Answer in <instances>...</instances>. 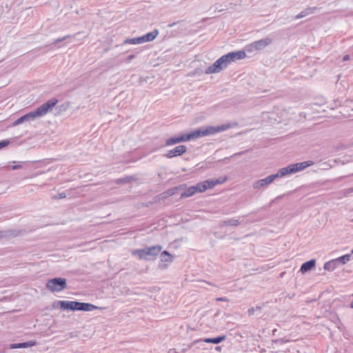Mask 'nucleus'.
<instances>
[{
	"label": "nucleus",
	"instance_id": "31",
	"mask_svg": "<svg viewBox=\"0 0 353 353\" xmlns=\"http://www.w3.org/2000/svg\"><path fill=\"white\" fill-rule=\"evenodd\" d=\"M23 121H26L25 119H23V116L21 117L20 118H19L18 119H17L14 123V125H19L20 123H23Z\"/></svg>",
	"mask_w": 353,
	"mask_h": 353
},
{
	"label": "nucleus",
	"instance_id": "6",
	"mask_svg": "<svg viewBox=\"0 0 353 353\" xmlns=\"http://www.w3.org/2000/svg\"><path fill=\"white\" fill-rule=\"evenodd\" d=\"M66 280L62 278H55L49 280L46 283V288L50 291L61 292L66 288Z\"/></svg>",
	"mask_w": 353,
	"mask_h": 353
},
{
	"label": "nucleus",
	"instance_id": "21",
	"mask_svg": "<svg viewBox=\"0 0 353 353\" xmlns=\"http://www.w3.org/2000/svg\"><path fill=\"white\" fill-rule=\"evenodd\" d=\"M194 189L192 186H190L185 189V190L181 194V198H186L192 196L195 194Z\"/></svg>",
	"mask_w": 353,
	"mask_h": 353
},
{
	"label": "nucleus",
	"instance_id": "1",
	"mask_svg": "<svg viewBox=\"0 0 353 353\" xmlns=\"http://www.w3.org/2000/svg\"><path fill=\"white\" fill-rule=\"evenodd\" d=\"M230 128V124L221 125L218 126H208L205 128H200L190 133L187 134L188 141L197 139L202 137L214 134L216 133L223 132Z\"/></svg>",
	"mask_w": 353,
	"mask_h": 353
},
{
	"label": "nucleus",
	"instance_id": "25",
	"mask_svg": "<svg viewBox=\"0 0 353 353\" xmlns=\"http://www.w3.org/2000/svg\"><path fill=\"white\" fill-rule=\"evenodd\" d=\"M181 188V186H176L172 188L168 189L163 192L164 194L167 196H170L175 194L179 189Z\"/></svg>",
	"mask_w": 353,
	"mask_h": 353
},
{
	"label": "nucleus",
	"instance_id": "9",
	"mask_svg": "<svg viewBox=\"0 0 353 353\" xmlns=\"http://www.w3.org/2000/svg\"><path fill=\"white\" fill-rule=\"evenodd\" d=\"M246 54L245 51L239 50L234 52H228L226 54L223 55V59L226 61V64L228 66L230 63L233 61L243 59L245 57Z\"/></svg>",
	"mask_w": 353,
	"mask_h": 353
},
{
	"label": "nucleus",
	"instance_id": "24",
	"mask_svg": "<svg viewBox=\"0 0 353 353\" xmlns=\"http://www.w3.org/2000/svg\"><path fill=\"white\" fill-rule=\"evenodd\" d=\"M203 183L206 186L207 189H210L214 188L216 185L219 184V179L216 180H206L203 181Z\"/></svg>",
	"mask_w": 353,
	"mask_h": 353
},
{
	"label": "nucleus",
	"instance_id": "5",
	"mask_svg": "<svg viewBox=\"0 0 353 353\" xmlns=\"http://www.w3.org/2000/svg\"><path fill=\"white\" fill-rule=\"evenodd\" d=\"M57 305L63 310H88V303L70 301H59Z\"/></svg>",
	"mask_w": 353,
	"mask_h": 353
},
{
	"label": "nucleus",
	"instance_id": "29",
	"mask_svg": "<svg viewBox=\"0 0 353 353\" xmlns=\"http://www.w3.org/2000/svg\"><path fill=\"white\" fill-rule=\"evenodd\" d=\"M10 143L8 140H2L0 141V149L8 146Z\"/></svg>",
	"mask_w": 353,
	"mask_h": 353
},
{
	"label": "nucleus",
	"instance_id": "3",
	"mask_svg": "<svg viewBox=\"0 0 353 353\" xmlns=\"http://www.w3.org/2000/svg\"><path fill=\"white\" fill-rule=\"evenodd\" d=\"M58 103V100L56 99H52L48 101L46 103L42 104L41 106L37 108L35 111L30 112L23 115L25 121L33 120L37 117H40L46 115L50 110L52 109Z\"/></svg>",
	"mask_w": 353,
	"mask_h": 353
},
{
	"label": "nucleus",
	"instance_id": "27",
	"mask_svg": "<svg viewBox=\"0 0 353 353\" xmlns=\"http://www.w3.org/2000/svg\"><path fill=\"white\" fill-rule=\"evenodd\" d=\"M132 179V176H125L122 179H119L117 180V183H129Z\"/></svg>",
	"mask_w": 353,
	"mask_h": 353
},
{
	"label": "nucleus",
	"instance_id": "12",
	"mask_svg": "<svg viewBox=\"0 0 353 353\" xmlns=\"http://www.w3.org/2000/svg\"><path fill=\"white\" fill-rule=\"evenodd\" d=\"M272 39L269 37H266L265 39H262L256 41H254L251 43L252 48H255L256 50H262L268 45L272 43Z\"/></svg>",
	"mask_w": 353,
	"mask_h": 353
},
{
	"label": "nucleus",
	"instance_id": "10",
	"mask_svg": "<svg viewBox=\"0 0 353 353\" xmlns=\"http://www.w3.org/2000/svg\"><path fill=\"white\" fill-rule=\"evenodd\" d=\"M187 151V147L183 145H180L175 147L174 149L169 150L165 155L168 159H172L175 157L181 156Z\"/></svg>",
	"mask_w": 353,
	"mask_h": 353
},
{
	"label": "nucleus",
	"instance_id": "43",
	"mask_svg": "<svg viewBox=\"0 0 353 353\" xmlns=\"http://www.w3.org/2000/svg\"><path fill=\"white\" fill-rule=\"evenodd\" d=\"M351 254H353V249L352 250Z\"/></svg>",
	"mask_w": 353,
	"mask_h": 353
},
{
	"label": "nucleus",
	"instance_id": "13",
	"mask_svg": "<svg viewBox=\"0 0 353 353\" xmlns=\"http://www.w3.org/2000/svg\"><path fill=\"white\" fill-rule=\"evenodd\" d=\"M315 265H316L315 259H312L308 261H306L301 265L300 271L302 273H305V272L312 270L313 268H314Z\"/></svg>",
	"mask_w": 353,
	"mask_h": 353
},
{
	"label": "nucleus",
	"instance_id": "33",
	"mask_svg": "<svg viewBox=\"0 0 353 353\" xmlns=\"http://www.w3.org/2000/svg\"><path fill=\"white\" fill-rule=\"evenodd\" d=\"M11 349L21 348V343H14L10 345Z\"/></svg>",
	"mask_w": 353,
	"mask_h": 353
},
{
	"label": "nucleus",
	"instance_id": "18",
	"mask_svg": "<svg viewBox=\"0 0 353 353\" xmlns=\"http://www.w3.org/2000/svg\"><path fill=\"white\" fill-rule=\"evenodd\" d=\"M161 261L163 262H172L174 256L168 251H163L161 253Z\"/></svg>",
	"mask_w": 353,
	"mask_h": 353
},
{
	"label": "nucleus",
	"instance_id": "30",
	"mask_svg": "<svg viewBox=\"0 0 353 353\" xmlns=\"http://www.w3.org/2000/svg\"><path fill=\"white\" fill-rule=\"evenodd\" d=\"M260 309H261L260 307H256V308H254V307L249 308L248 310V314L250 316L253 315L254 314L256 310H260Z\"/></svg>",
	"mask_w": 353,
	"mask_h": 353
},
{
	"label": "nucleus",
	"instance_id": "14",
	"mask_svg": "<svg viewBox=\"0 0 353 353\" xmlns=\"http://www.w3.org/2000/svg\"><path fill=\"white\" fill-rule=\"evenodd\" d=\"M319 8L317 7H309L305 8V10H302L299 14H298L296 16H295V19H299L303 17H305L310 14H312L314 12L315 10H318Z\"/></svg>",
	"mask_w": 353,
	"mask_h": 353
},
{
	"label": "nucleus",
	"instance_id": "39",
	"mask_svg": "<svg viewBox=\"0 0 353 353\" xmlns=\"http://www.w3.org/2000/svg\"><path fill=\"white\" fill-rule=\"evenodd\" d=\"M21 168V165H14L12 167V169L13 170H16V169H18V168Z\"/></svg>",
	"mask_w": 353,
	"mask_h": 353
},
{
	"label": "nucleus",
	"instance_id": "34",
	"mask_svg": "<svg viewBox=\"0 0 353 353\" xmlns=\"http://www.w3.org/2000/svg\"><path fill=\"white\" fill-rule=\"evenodd\" d=\"M352 192H353V188L344 190L343 194L345 196H347Z\"/></svg>",
	"mask_w": 353,
	"mask_h": 353
},
{
	"label": "nucleus",
	"instance_id": "28",
	"mask_svg": "<svg viewBox=\"0 0 353 353\" xmlns=\"http://www.w3.org/2000/svg\"><path fill=\"white\" fill-rule=\"evenodd\" d=\"M65 197H66L65 193L62 192V193H60V194H59L57 195L53 196L52 199L57 200V199H64Z\"/></svg>",
	"mask_w": 353,
	"mask_h": 353
},
{
	"label": "nucleus",
	"instance_id": "37",
	"mask_svg": "<svg viewBox=\"0 0 353 353\" xmlns=\"http://www.w3.org/2000/svg\"><path fill=\"white\" fill-rule=\"evenodd\" d=\"M97 308H99L101 310L104 309V307H98L90 303V312L93 310L94 309H97Z\"/></svg>",
	"mask_w": 353,
	"mask_h": 353
},
{
	"label": "nucleus",
	"instance_id": "38",
	"mask_svg": "<svg viewBox=\"0 0 353 353\" xmlns=\"http://www.w3.org/2000/svg\"><path fill=\"white\" fill-rule=\"evenodd\" d=\"M349 59H350V56H349L348 54L345 55V56L343 57V61H347V60H349Z\"/></svg>",
	"mask_w": 353,
	"mask_h": 353
},
{
	"label": "nucleus",
	"instance_id": "4",
	"mask_svg": "<svg viewBox=\"0 0 353 353\" xmlns=\"http://www.w3.org/2000/svg\"><path fill=\"white\" fill-rule=\"evenodd\" d=\"M314 164L312 161H303L301 163H296L294 164L289 165L287 167L283 168L280 169L281 174L283 176H285L287 174H294L297 172L303 170L307 167Z\"/></svg>",
	"mask_w": 353,
	"mask_h": 353
},
{
	"label": "nucleus",
	"instance_id": "17",
	"mask_svg": "<svg viewBox=\"0 0 353 353\" xmlns=\"http://www.w3.org/2000/svg\"><path fill=\"white\" fill-rule=\"evenodd\" d=\"M225 339V336H219L214 337V338H206L203 341L208 343L219 344V343L224 341Z\"/></svg>",
	"mask_w": 353,
	"mask_h": 353
},
{
	"label": "nucleus",
	"instance_id": "20",
	"mask_svg": "<svg viewBox=\"0 0 353 353\" xmlns=\"http://www.w3.org/2000/svg\"><path fill=\"white\" fill-rule=\"evenodd\" d=\"M143 43V41L142 37L132 38V39L128 38V39H125L123 41V43H125V44L128 43V44H133V45Z\"/></svg>",
	"mask_w": 353,
	"mask_h": 353
},
{
	"label": "nucleus",
	"instance_id": "35",
	"mask_svg": "<svg viewBox=\"0 0 353 353\" xmlns=\"http://www.w3.org/2000/svg\"><path fill=\"white\" fill-rule=\"evenodd\" d=\"M245 50L247 52H253L254 50H255V48H252L251 47V43L250 45H248L246 47H245Z\"/></svg>",
	"mask_w": 353,
	"mask_h": 353
},
{
	"label": "nucleus",
	"instance_id": "32",
	"mask_svg": "<svg viewBox=\"0 0 353 353\" xmlns=\"http://www.w3.org/2000/svg\"><path fill=\"white\" fill-rule=\"evenodd\" d=\"M136 57L135 54H130L125 59V62L130 63L133 59Z\"/></svg>",
	"mask_w": 353,
	"mask_h": 353
},
{
	"label": "nucleus",
	"instance_id": "23",
	"mask_svg": "<svg viewBox=\"0 0 353 353\" xmlns=\"http://www.w3.org/2000/svg\"><path fill=\"white\" fill-rule=\"evenodd\" d=\"M195 192H203L206 190V186L203 182L198 183L196 185L192 186Z\"/></svg>",
	"mask_w": 353,
	"mask_h": 353
},
{
	"label": "nucleus",
	"instance_id": "26",
	"mask_svg": "<svg viewBox=\"0 0 353 353\" xmlns=\"http://www.w3.org/2000/svg\"><path fill=\"white\" fill-rule=\"evenodd\" d=\"M21 343V348L32 347V346L36 345V344H37L36 341H30L28 342Z\"/></svg>",
	"mask_w": 353,
	"mask_h": 353
},
{
	"label": "nucleus",
	"instance_id": "42",
	"mask_svg": "<svg viewBox=\"0 0 353 353\" xmlns=\"http://www.w3.org/2000/svg\"><path fill=\"white\" fill-rule=\"evenodd\" d=\"M216 350H219L220 349V347H216Z\"/></svg>",
	"mask_w": 353,
	"mask_h": 353
},
{
	"label": "nucleus",
	"instance_id": "7",
	"mask_svg": "<svg viewBox=\"0 0 353 353\" xmlns=\"http://www.w3.org/2000/svg\"><path fill=\"white\" fill-rule=\"evenodd\" d=\"M280 174H281V171H280V170H279V171L276 174L269 175L264 179L256 181L253 183V185H252L253 188L254 189H260L261 188L267 187L268 185L271 184L274 181V180H275L276 179L283 177V176L280 175Z\"/></svg>",
	"mask_w": 353,
	"mask_h": 353
},
{
	"label": "nucleus",
	"instance_id": "15",
	"mask_svg": "<svg viewBox=\"0 0 353 353\" xmlns=\"http://www.w3.org/2000/svg\"><path fill=\"white\" fill-rule=\"evenodd\" d=\"M159 34V30L155 29L153 31L141 36L143 43L153 41Z\"/></svg>",
	"mask_w": 353,
	"mask_h": 353
},
{
	"label": "nucleus",
	"instance_id": "40",
	"mask_svg": "<svg viewBox=\"0 0 353 353\" xmlns=\"http://www.w3.org/2000/svg\"><path fill=\"white\" fill-rule=\"evenodd\" d=\"M350 307L353 308V301L350 303Z\"/></svg>",
	"mask_w": 353,
	"mask_h": 353
},
{
	"label": "nucleus",
	"instance_id": "16",
	"mask_svg": "<svg viewBox=\"0 0 353 353\" xmlns=\"http://www.w3.org/2000/svg\"><path fill=\"white\" fill-rule=\"evenodd\" d=\"M338 265L339 264L335 259L326 262L324 264L323 268L325 270L332 272L337 268Z\"/></svg>",
	"mask_w": 353,
	"mask_h": 353
},
{
	"label": "nucleus",
	"instance_id": "36",
	"mask_svg": "<svg viewBox=\"0 0 353 353\" xmlns=\"http://www.w3.org/2000/svg\"><path fill=\"white\" fill-rule=\"evenodd\" d=\"M216 301H228V299L226 297H219L216 299Z\"/></svg>",
	"mask_w": 353,
	"mask_h": 353
},
{
	"label": "nucleus",
	"instance_id": "11",
	"mask_svg": "<svg viewBox=\"0 0 353 353\" xmlns=\"http://www.w3.org/2000/svg\"><path fill=\"white\" fill-rule=\"evenodd\" d=\"M188 141V138L187 134H181L180 136L172 137H170V138L166 139L165 145L170 146V145H174L176 143L185 142Z\"/></svg>",
	"mask_w": 353,
	"mask_h": 353
},
{
	"label": "nucleus",
	"instance_id": "2",
	"mask_svg": "<svg viewBox=\"0 0 353 353\" xmlns=\"http://www.w3.org/2000/svg\"><path fill=\"white\" fill-rule=\"evenodd\" d=\"M162 250L161 245H153L143 249L133 250L132 256H137L139 260H154Z\"/></svg>",
	"mask_w": 353,
	"mask_h": 353
},
{
	"label": "nucleus",
	"instance_id": "19",
	"mask_svg": "<svg viewBox=\"0 0 353 353\" xmlns=\"http://www.w3.org/2000/svg\"><path fill=\"white\" fill-rule=\"evenodd\" d=\"M352 254H347L336 259L338 264H345L351 260Z\"/></svg>",
	"mask_w": 353,
	"mask_h": 353
},
{
	"label": "nucleus",
	"instance_id": "8",
	"mask_svg": "<svg viewBox=\"0 0 353 353\" xmlns=\"http://www.w3.org/2000/svg\"><path fill=\"white\" fill-rule=\"evenodd\" d=\"M228 67L223 56L218 59L212 65L205 69V74L218 73Z\"/></svg>",
	"mask_w": 353,
	"mask_h": 353
},
{
	"label": "nucleus",
	"instance_id": "41",
	"mask_svg": "<svg viewBox=\"0 0 353 353\" xmlns=\"http://www.w3.org/2000/svg\"><path fill=\"white\" fill-rule=\"evenodd\" d=\"M225 180V179H224L223 181H221V180L219 179V184L223 183Z\"/></svg>",
	"mask_w": 353,
	"mask_h": 353
},
{
	"label": "nucleus",
	"instance_id": "22",
	"mask_svg": "<svg viewBox=\"0 0 353 353\" xmlns=\"http://www.w3.org/2000/svg\"><path fill=\"white\" fill-rule=\"evenodd\" d=\"M241 222L239 219H236L234 218L230 219L228 220H225L223 221V224L224 225H232V226H237L240 225Z\"/></svg>",
	"mask_w": 353,
	"mask_h": 353
}]
</instances>
